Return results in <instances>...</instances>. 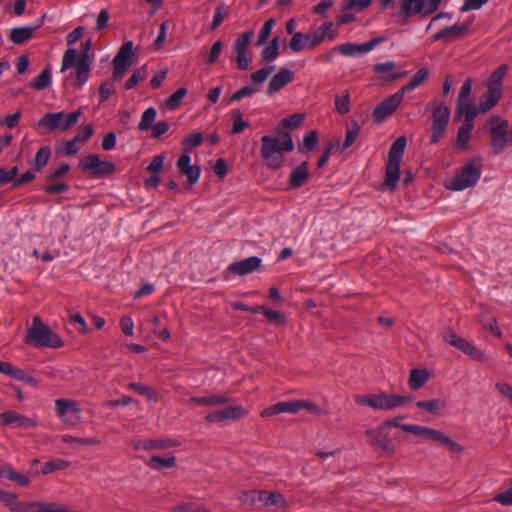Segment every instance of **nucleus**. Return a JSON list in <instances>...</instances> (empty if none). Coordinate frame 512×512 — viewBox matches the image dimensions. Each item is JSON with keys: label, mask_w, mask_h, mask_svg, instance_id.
<instances>
[{"label": "nucleus", "mask_w": 512, "mask_h": 512, "mask_svg": "<svg viewBox=\"0 0 512 512\" xmlns=\"http://www.w3.org/2000/svg\"><path fill=\"white\" fill-rule=\"evenodd\" d=\"M294 148L295 145L289 133H285L281 139L265 135L261 138L260 156L267 168L279 170L285 161L284 153H290Z\"/></svg>", "instance_id": "obj_1"}, {"label": "nucleus", "mask_w": 512, "mask_h": 512, "mask_svg": "<svg viewBox=\"0 0 512 512\" xmlns=\"http://www.w3.org/2000/svg\"><path fill=\"white\" fill-rule=\"evenodd\" d=\"M25 343L34 347L60 348L63 341L50 327L42 322L39 316H35L31 327L25 337Z\"/></svg>", "instance_id": "obj_2"}, {"label": "nucleus", "mask_w": 512, "mask_h": 512, "mask_svg": "<svg viewBox=\"0 0 512 512\" xmlns=\"http://www.w3.org/2000/svg\"><path fill=\"white\" fill-rule=\"evenodd\" d=\"M406 137L400 136L391 145L386 164L384 185L394 191L400 178V163L406 147Z\"/></svg>", "instance_id": "obj_3"}, {"label": "nucleus", "mask_w": 512, "mask_h": 512, "mask_svg": "<svg viewBox=\"0 0 512 512\" xmlns=\"http://www.w3.org/2000/svg\"><path fill=\"white\" fill-rule=\"evenodd\" d=\"M482 159H472L447 184L446 188L453 191H462L474 186L481 177Z\"/></svg>", "instance_id": "obj_4"}, {"label": "nucleus", "mask_w": 512, "mask_h": 512, "mask_svg": "<svg viewBox=\"0 0 512 512\" xmlns=\"http://www.w3.org/2000/svg\"><path fill=\"white\" fill-rule=\"evenodd\" d=\"M354 400L359 405L373 409L391 410L412 401L411 396L391 395L387 393L356 395Z\"/></svg>", "instance_id": "obj_5"}, {"label": "nucleus", "mask_w": 512, "mask_h": 512, "mask_svg": "<svg viewBox=\"0 0 512 512\" xmlns=\"http://www.w3.org/2000/svg\"><path fill=\"white\" fill-rule=\"evenodd\" d=\"M432 108L431 115V137L430 144H438L440 140L445 136L449 120H450V109L444 103H437L431 101L427 104L426 110Z\"/></svg>", "instance_id": "obj_6"}, {"label": "nucleus", "mask_w": 512, "mask_h": 512, "mask_svg": "<svg viewBox=\"0 0 512 512\" xmlns=\"http://www.w3.org/2000/svg\"><path fill=\"white\" fill-rule=\"evenodd\" d=\"M78 58V52L74 48H68L63 55L62 58V67L61 72L68 70L69 68L75 65L76 67V81L75 86L81 87L84 83L87 82L90 76L91 71V62L89 57L85 55L83 57Z\"/></svg>", "instance_id": "obj_7"}, {"label": "nucleus", "mask_w": 512, "mask_h": 512, "mask_svg": "<svg viewBox=\"0 0 512 512\" xmlns=\"http://www.w3.org/2000/svg\"><path fill=\"white\" fill-rule=\"evenodd\" d=\"M402 430L412 433L415 436L433 440L434 442L446 446L450 451L455 453H462L464 450L461 444L452 440L440 430L414 424L404 425L402 426Z\"/></svg>", "instance_id": "obj_8"}, {"label": "nucleus", "mask_w": 512, "mask_h": 512, "mask_svg": "<svg viewBox=\"0 0 512 512\" xmlns=\"http://www.w3.org/2000/svg\"><path fill=\"white\" fill-rule=\"evenodd\" d=\"M81 115L82 111L80 109L69 114H65L63 111L57 113H46L39 119L37 124L39 128H44L48 132H52L57 129L66 131L78 123Z\"/></svg>", "instance_id": "obj_9"}, {"label": "nucleus", "mask_w": 512, "mask_h": 512, "mask_svg": "<svg viewBox=\"0 0 512 512\" xmlns=\"http://www.w3.org/2000/svg\"><path fill=\"white\" fill-rule=\"evenodd\" d=\"M79 168L84 172H89L96 178L108 177L116 171V166L113 162L101 160L97 154H91L82 158L79 162Z\"/></svg>", "instance_id": "obj_10"}, {"label": "nucleus", "mask_w": 512, "mask_h": 512, "mask_svg": "<svg viewBox=\"0 0 512 512\" xmlns=\"http://www.w3.org/2000/svg\"><path fill=\"white\" fill-rule=\"evenodd\" d=\"M443 340L446 343L458 348L473 360H477L479 362L486 361V357L483 351L477 348L473 343L456 334V332L451 329L445 331L443 334Z\"/></svg>", "instance_id": "obj_11"}, {"label": "nucleus", "mask_w": 512, "mask_h": 512, "mask_svg": "<svg viewBox=\"0 0 512 512\" xmlns=\"http://www.w3.org/2000/svg\"><path fill=\"white\" fill-rule=\"evenodd\" d=\"M133 41H126L117 52L113 59V79L120 80L126 71L132 66L133 61Z\"/></svg>", "instance_id": "obj_12"}, {"label": "nucleus", "mask_w": 512, "mask_h": 512, "mask_svg": "<svg viewBox=\"0 0 512 512\" xmlns=\"http://www.w3.org/2000/svg\"><path fill=\"white\" fill-rule=\"evenodd\" d=\"M365 433L372 447L379 448L383 453L390 456L395 453L396 449L389 437V432L382 424L366 430Z\"/></svg>", "instance_id": "obj_13"}, {"label": "nucleus", "mask_w": 512, "mask_h": 512, "mask_svg": "<svg viewBox=\"0 0 512 512\" xmlns=\"http://www.w3.org/2000/svg\"><path fill=\"white\" fill-rule=\"evenodd\" d=\"M55 408L59 418L70 426L77 425L81 420V409L76 401L70 399H57Z\"/></svg>", "instance_id": "obj_14"}, {"label": "nucleus", "mask_w": 512, "mask_h": 512, "mask_svg": "<svg viewBox=\"0 0 512 512\" xmlns=\"http://www.w3.org/2000/svg\"><path fill=\"white\" fill-rule=\"evenodd\" d=\"M254 32L247 31L237 37L233 44V50L236 53V64L238 69L247 70L252 61V56L248 53V46Z\"/></svg>", "instance_id": "obj_15"}, {"label": "nucleus", "mask_w": 512, "mask_h": 512, "mask_svg": "<svg viewBox=\"0 0 512 512\" xmlns=\"http://www.w3.org/2000/svg\"><path fill=\"white\" fill-rule=\"evenodd\" d=\"M386 41L385 36L372 38L368 42L362 44L344 43L332 48V51H337L344 56H353L359 53H367L373 50L377 45Z\"/></svg>", "instance_id": "obj_16"}, {"label": "nucleus", "mask_w": 512, "mask_h": 512, "mask_svg": "<svg viewBox=\"0 0 512 512\" xmlns=\"http://www.w3.org/2000/svg\"><path fill=\"white\" fill-rule=\"evenodd\" d=\"M403 96L396 92L379 103L373 111V119L376 123H382L393 114L403 100Z\"/></svg>", "instance_id": "obj_17"}, {"label": "nucleus", "mask_w": 512, "mask_h": 512, "mask_svg": "<svg viewBox=\"0 0 512 512\" xmlns=\"http://www.w3.org/2000/svg\"><path fill=\"white\" fill-rule=\"evenodd\" d=\"M16 425L22 429H32L38 426L36 418L27 417L15 410L0 413V426Z\"/></svg>", "instance_id": "obj_18"}, {"label": "nucleus", "mask_w": 512, "mask_h": 512, "mask_svg": "<svg viewBox=\"0 0 512 512\" xmlns=\"http://www.w3.org/2000/svg\"><path fill=\"white\" fill-rule=\"evenodd\" d=\"M400 10L396 14L397 22L406 24L408 18L415 14L425 15V0H400Z\"/></svg>", "instance_id": "obj_19"}, {"label": "nucleus", "mask_w": 512, "mask_h": 512, "mask_svg": "<svg viewBox=\"0 0 512 512\" xmlns=\"http://www.w3.org/2000/svg\"><path fill=\"white\" fill-rule=\"evenodd\" d=\"M470 27V22L456 23L453 26L445 27L434 34L433 41L444 40L445 42H452L461 39L469 33Z\"/></svg>", "instance_id": "obj_20"}, {"label": "nucleus", "mask_w": 512, "mask_h": 512, "mask_svg": "<svg viewBox=\"0 0 512 512\" xmlns=\"http://www.w3.org/2000/svg\"><path fill=\"white\" fill-rule=\"evenodd\" d=\"M191 157L189 154H182L177 160L176 166L181 175L188 179V185L191 187L196 184L201 175V168L198 165H191Z\"/></svg>", "instance_id": "obj_21"}, {"label": "nucleus", "mask_w": 512, "mask_h": 512, "mask_svg": "<svg viewBox=\"0 0 512 512\" xmlns=\"http://www.w3.org/2000/svg\"><path fill=\"white\" fill-rule=\"evenodd\" d=\"M247 414L242 406L226 407L222 410L214 411L205 416L207 422H222L225 420H237Z\"/></svg>", "instance_id": "obj_22"}, {"label": "nucleus", "mask_w": 512, "mask_h": 512, "mask_svg": "<svg viewBox=\"0 0 512 512\" xmlns=\"http://www.w3.org/2000/svg\"><path fill=\"white\" fill-rule=\"evenodd\" d=\"M262 260L257 256H251L240 261H235L228 266V271L239 276H244L259 269Z\"/></svg>", "instance_id": "obj_23"}, {"label": "nucleus", "mask_w": 512, "mask_h": 512, "mask_svg": "<svg viewBox=\"0 0 512 512\" xmlns=\"http://www.w3.org/2000/svg\"><path fill=\"white\" fill-rule=\"evenodd\" d=\"M508 127L509 125L503 123L502 127H494L491 129V147L496 155L502 153L507 143L510 142Z\"/></svg>", "instance_id": "obj_24"}, {"label": "nucleus", "mask_w": 512, "mask_h": 512, "mask_svg": "<svg viewBox=\"0 0 512 512\" xmlns=\"http://www.w3.org/2000/svg\"><path fill=\"white\" fill-rule=\"evenodd\" d=\"M258 501L264 507L275 506L277 508L286 509L289 507V503L283 494L269 490H259Z\"/></svg>", "instance_id": "obj_25"}, {"label": "nucleus", "mask_w": 512, "mask_h": 512, "mask_svg": "<svg viewBox=\"0 0 512 512\" xmlns=\"http://www.w3.org/2000/svg\"><path fill=\"white\" fill-rule=\"evenodd\" d=\"M294 78V73L287 69L281 68L278 73H276L270 80L267 93L272 95L278 91H280L285 85L290 83Z\"/></svg>", "instance_id": "obj_26"}, {"label": "nucleus", "mask_w": 512, "mask_h": 512, "mask_svg": "<svg viewBox=\"0 0 512 512\" xmlns=\"http://www.w3.org/2000/svg\"><path fill=\"white\" fill-rule=\"evenodd\" d=\"M281 413H291V414L298 413V400L278 402V403L264 409L260 413V416L265 418V417H271L274 415H278Z\"/></svg>", "instance_id": "obj_27"}, {"label": "nucleus", "mask_w": 512, "mask_h": 512, "mask_svg": "<svg viewBox=\"0 0 512 512\" xmlns=\"http://www.w3.org/2000/svg\"><path fill=\"white\" fill-rule=\"evenodd\" d=\"M310 178L309 164L302 162L299 166L292 169L289 176V186L293 189L302 187Z\"/></svg>", "instance_id": "obj_28"}, {"label": "nucleus", "mask_w": 512, "mask_h": 512, "mask_svg": "<svg viewBox=\"0 0 512 512\" xmlns=\"http://www.w3.org/2000/svg\"><path fill=\"white\" fill-rule=\"evenodd\" d=\"M503 91L488 87V90L480 98L478 109L480 113H486L495 107L502 98Z\"/></svg>", "instance_id": "obj_29"}, {"label": "nucleus", "mask_w": 512, "mask_h": 512, "mask_svg": "<svg viewBox=\"0 0 512 512\" xmlns=\"http://www.w3.org/2000/svg\"><path fill=\"white\" fill-rule=\"evenodd\" d=\"M334 23L331 21L324 22L320 27L317 28V30L305 34L306 43L308 46V49H313L316 46L320 45L331 28H333Z\"/></svg>", "instance_id": "obj_30"}, {"label": "nucleus", "mask_w": 512, "mask_h": 512, "mask_svg": "<svg viewBox=\"0 0 512 512\" xmlns=\"http://www.w3.org/2000/svg\"><path fill=\"white\" fill-rule=\"evenodd\" d=\"M479 112L478 107L471 102H460L457 103L456 107V118L464 117V123L469 125H474V119Z\"/></svg>", "instance_id": "obj_31"}, {"label": "nucleus", "mask_w": 512, "mask_h": 512, "mask_svg": "<svg viewBox=\"0 0 512 512\" xmlns=\"http://www.w3.org/2000/svg\"><path fill=\"white\" fill-rule=\"evenodd\" d=\"M37 27H17L11 29L9 33V40L17 45L23 44L32 39Z\"/></svg>", "instance_id": "obj_32"}, {"label": "nucleus", "mask_w": 512, "mask_h": 512, "mask_svg": "<svg viewBox=\"0 0 512 512\" xmlns=\"http://www.w3.org/2000/svg\"><path fill=\"white\" fill-rule=\"evenodd\" d=\"M430 374L427 369H412L408 378V385L412 390H419L429 380Z\"/></svg>", "instance_id": "obj_33"}, {"label": "nucleus", "mask_w": 512, "mask_h": 512, "mask_svg": "<svg viewBox=\"0 0 512 512\" xmlns=\"http://www.w3.org/2000/svg\"><path fill=\"white\" fill-rule=\"evenodd\" d=\"M55 502H25L19 503L17 512H52Z\"/></svg>", "instance_id": "obj_34"}, {"label": "nucleus", "mask_w": 512, "mask_h": 512, "mask_svg": "<svg viewBox=\"0 0 512 512\" xmlns=\"http://www.w3.org/2000/svg\"><path fill=\"white\" fill-rule=\"evenodd\" d=\"M429 76V70L427 68L419 69L410 80L409 83L404 85L398 92L404 97L406 92H409L426 81Z\"/></svg>", "instance_id": "obj_35"}, {"label": "nucleus", "mask_w": 512, "mask_h": 512, "mask_svg": "<svg viewBox=\"0 0 512 512\" xmlns=\"http://www.w3.org/2000/svg\"><path fill=\"white\" fill-rule=\"evenodd\" d=\"M416 406L431 414L440 415L446 407V402L443 399L422 400L418 401Z\"/></svg>", "instance_id": "obj_36"}, {"label": "nucleus", "mask_w": 512, "mask_h": 512, "mask_svg": "<svg viewBox=\"0 0 512 512\" xmlns=\"http://www.w3.org/2000/svg\"><path fill=\"white\" fill-rule=\"evenodd\" d=\"M190 401L200 406L212 407L226 404L229 401V398L228 396L221 394L205 397H191Z\"/></svg>", "instance_id": "obj_37"}, {"label": "nucleus", "mask_w": 512, "mask_h": 512, "mask_svg": "<svg viewBox=\"0 0 512 512\" xmlns=\"http://www.w3.org/2000/svg\"><path fill=\"white\" fill-rule=\"evenodd\" d=\"M147 466L154 470H161L163 468H172L176 465V457L175 456H168V457H162L159 455L152 456L147 461Z\"/></svg>", "instance_id": "obj_38"}, {"label": "nucleus", "mask_w": 512, "mask_h": 512, "mask_svg": "<svg viewBox=\"0 0 512 512\" xmlns=\"http://www.w3.org/2000/svg\"><path fill=\"white\" fill-rule=\"evenodd\" d=\"M4 476L22 487H26L31 483V479L28 475L18 473L11 464L4 465Z\"/></svg>", "instance_id": "obj_39"}, {"label": "nucleus", "mask_w": 512, "mask_h": 512, "mask_svg": "<svg viewBox=\"0 0 512 512\" xmlns=\"http://www.w3.org/2000/svg\"><path fill=\"white\" fill-rule=\"evenodd\" d=\"M508 65L502 64L490 75L488 79V87L494 89H501L503 91V79L508 72Z\"/></svg>", "instance_id": "obj_40"}, {"label": "nucleus", "mask_w": 512, "mask_h": 512, "mask_svg": "<svg viewBox=\"0 0 512 512\" xmlns=\"http://www.w3.org/2000/svg\"><path fill=\"white\" fill-rule=\"evenodd\" d=\"M318 145V133L315 130H310L303 137L302 144L298 145L300 153L313 151Z\"/></svg>", "instance_id": "obj_41"}, {"label": "nucleus", "mask_w": 512, "mask_h": 512, "mask_svg": "<svg viewBox=\"0 0 512 512\" xmlns=\"http://www.w3.org/2000/svg\"><path fill=\"white\" fill-rule=\"evenodd\" d=\"M280 38L274 37L261 53L262 60L265 62L274 61L279 55Z\"/></svg>", "instance_id": "obj_42"}, {"label": "nucleus", "mask_w": 512, "mask_h": 512, "mask_svg": "<svg viewBox=\"0 0 512 512\" xmlns=\"http://www.w3.org/2000/svg\"><path fill=\"white\" fill-rule=\"evenodd\" d=\"M474 125L463 124L457 132V138L455 142V146L460 149H465L468 146L469 140L471 138V131L473 130Z\"/></svg>", "instance_id": "obj_43"}, {"label": "nucleus", "mask_w": 512, "mask_h": 512, "mask_svg": "<svg viewBox=\"0 0 512 512\" xmlns=\"http://www.w3.org/2000/svg\"><path fill=\"white\" fill-rule=\"evenodd\" d=\"M130 390L135 391L139 395L146 397L148 400H158V393L156 390L148 385L141 383L131 382L128 384Z\"/></svg>", "instance_id": "obj_44"}, {"label": "nucleus", "mask_w": 512, "mask_h": 512, "mask_svg": "<svg viewBox=\"0 0 512 512\" xmlns=\"http://www.w3.org/2000/svg\"><path fill=\"white\" fill-rule=\"evenodd\" d=\"M179 446V442L174 439H165V440H148L145 441L142 445V447L145 450H152V449H167L172 447Z\"/></svg>", "instance_id": "obj_45"}, {"label": "nucleus", "mask_w": 512, "mask_h": 512, "mask_svg": "<svg viewBox=\"0 0 512 512\" xmlns=\"http://www.w3.org/2000/svg\"><path fill=\"white\" fill-rule=\"evenodd\" d=\"M51 84V72L45 68L31 83L30 86L38 91L46 89Z\"/></svg>", "instance_id": "obj_46"}, {"label": "nucleus", "mask_w": 512, "mask_h": 512, "mask_svg": "<svg viewBox=\"0 0 512 512\" xmlns=\"http://www.w3.org/2000/svg\"><path fill=\"white\" fill-rule=\"evenodd\" d=\"M359 132L360 126L357 122H352L347 126L346 136L342 144L341 151H345L355 142Z\"/></svg>", "instance_id": "obj_47"}, {"label": "nucleus", "mask_w": 512, "mask_h": 512, "mask_svg": "<svg viewBox=\"0 0 512 512\" xmlns=\"http://www.w3.org/2000/svg\"><path fill=\"white\" fill-rule=\"evenodd\" d=\"M203 142V135L200 132H195L189 135L188 137L184 138L181 142L182 148L185 153L189 154V152L202 144Z\"/></svg>", "instance_id": "obj_48"}, {"label": "nucleus", "mask_w": 512, "mask_h": 512, "mask_svg": "<svg viewBox=\"0 0 512 512\" xmlns=\"http://www.w3.org/2000/svg\"><path fill=\"white\" fill-rule=\"evenodd\" d=\"M306 42L307 41L305 38V34H303L302 32H296L290 39L288 47L291 51L298 53L303 51L304 49H308Z\"/></svg>", "instance_id": "obj_49"}, {"label": "nucleus", "mask_w": 512, "mask_h": 512, "mask_svg": "<svg viewBox=\"0 0 512 512\" xmlns=\"http://www.w3.org/2000/svg\"><path fill=\"white\" fill-rule=\"evenodd\" d=\"M156 116L157 111L154 107L147 108L142 114L138 128L142 131L150 129L153 126Z\"/></svg>", "instance_id": "obj_50"}, {"label": "nucleus", "mask_w": 512, "mask_h": 512, "mask_svg": "<svg viewBox=\"0 0 512 512\" xmlns=\"http://www.w3.org/2000/svg\"><path fill=\"white\" fill-rule=\"evenodd\" d=\"M51 157V149L49 146L41 147L35 156V170H42L49 162Z\"/></svg>", "instance_id": "obj_51"}, {"label": "nucleus", "mask_w": 512, "mask_h": 512, "mask_svg": "<svg viewBox=\"0 0 512 512\" xmlns=\"http://www.w3.org/2000/svg\"><path fill=\"white\" fill-rule=\"evenodd\" d=\"M147 77V67L146 65L137 68L131 77L125 82V89L130 90L134 88L139 82L145 80Z\"/></svg>", "instance_id": "obj_52"}, {"label": "nucleus", "mask_w": 512, "mask_h": 512, "mask_svg": "<svg viewBox=\"0 0 512 512\" xmlns=\"http://www.w3.org/2000/svg\"><path fill=\"white\" fill-rule=\"evenodd\" d=\"M232 117H233V125H232V134H240L242 133L246 128L249 127V122L244 121L242 119V112L239 109H234L232 111Z\"/></svg>", "instance_id": "obj_53"}, {"label": "nucleus", "mask_w": 512, "mask_h": 512, "mask_svg": "<svg viewBox=\"0 0 512 512\" xmlns=\"http://www.w3.org/2000/svg\"><path fill=\"white\" fill-rule=\"evenodd\" d=\"M70 467V462L63 459H55L44 463L42 474L47 475L57 470H64Z\"/></svg>", "instance_id": "obj_54"}, {"label": "nucleus", "mask_w": 512, "mask_h": 512, "mask_svg": "<svg viewBox=\"0 0 512 512\" xmlns=\"http://www.w3.org/2000/svg\"><path fill=\"white\" fill-rule=\"evenodd\" d=\"M17 494L8 492L5 490H0V501L4 503L6 507H8L12 512H17L19 503L21 501H17Z\"/></svg>", "instance_id": "obj_55"}, {"label": "nucleus", "mask_w": 512, "mask_h": 512, "mask_svg": "<svg viewBox=\"0 0 512 512\" xmlns=\"http://www.w3.org/2000/svg\"><path fill=\"white\" fill-rule=\"evenodd\" d=\"M335 110L340 115H345L350 111V93L345 91L342 96H336L335 98Z\"/></svg>", "instance_id": "obj_56"}, {"label": "nucleus", "mask_w": 512, "mask_h": 512, "mask_svg": "<svg viewBox=\"0 0 512 512\" xmlns=\"http://www.w3.org/2000/svg\"><path fill=\"white\" fill-rule=\"evenodd\" d=\"M186 94H187L186 88H184V87L179 88L177 91H175L172 95H170L165 100V106L170 110L176 109L180 105L182 99L186 96Z\"/></svg>", "instance_id": "obj_57"}, {"label": "nucleus", "mask_w": 512, "mask_h": 512, "mask_svg": "<svg viewBox=\"0 0 512 512\" xmlns=\"http://www.w3.org/2000/svg\"><path fill=\"white\" fill-rule=\"evenodd\" d=\"M62 441L67 444H77V445H98L100 443V440L96 437H90V438H78L71 435H64L62 437Z\"/></svg>", "instance_id": "obj_58"}, {"label": "nucleus", "mask_w": 512, "mask_h": 512, "mask_svg": "<svg viewBox=\"0 0 512 512\" xmlns=\"http://www.w3.org/2000/svg\"><path fill=\"white\" fill-rule=\"evenodd\" d=\"M275 24H276V21L273 18L268 19L264 23V25L262 26V28L258 34V38H257V42H256L257 46L264 44L268 40Z\"/></svg>", "instance_id": "obj_59"}, {"label": "nucleus", "mask_w": 512, "mask_h": 512, "mask_svg": "<svg viewBox=\"0 0 512 512\" xmlns=\"http://www.w3.org/2000/svg\"><path fill=\"white\" fill-rule=\"evenodd\" d=\"M171 512H210V510L204 505H197L195 503H183L174 506Z\"/></svg>", "instance_id": "obj_60"}, {"label": "nucleus", "mask_w": 512, "mask_h": 512, "mask_svg": "<svg viewBox=\"0 0 512 512\" xmlns=\"http://www.w3.org/2000/svg\"><path fill=\"white\" fill-rule=\"evenodd\" d=\"M274 70V66H266L262 69H259L251 74V80L255 85H261L267 79V77Z\"/></svg>", "instance_id": "obj_61"}, {"label": "nucleus", "mask_w": 512, "mask_h": 512, "mask_svg": "<svg viewBox=\"0 0 512 512\" xmlns=\"http://www.w3.org/2000/svg\"><path fill=\"white\" fill-rule=\"evenodd\" d=\"M259 312L263 313L270 322L278 324L285 322V317L282 313L267 308L266 306H259Z\"/></svg>", "instance_id": "obj_62"}, {"label": "nucleus", "mask_w": 512, "mask_h": 512, "mask_svg": "<svg viewBox=\"0 0 512 512\" xmlns=\"http://www.w3.org/2000/svg\"><path fill=\"white\" fill-rule=\"evenodd\" d=\"M223 49V43L221 40H217L214 42V44L211 47V50L209 52L208 58L205 62L206 65L211 66L217 62L219 59V56L221 54V51Z\"/></svg>", "instance_id": "obj_63"}, {"label": "nucleus", "mask_w": 512, "mask_h": 512, "mask_svg": "<svg viewBox=\"0 0 512 512\" xmlns=\"http://www.w3.org/2000/svg\"><path fill=\"white\" fill-rule=\"evenodd\" d=\"M114 91V84L110 81H104L99 88L100 103L107 101Z\"/></svg>", "instance_id": "obj_64"}]
</instances>
